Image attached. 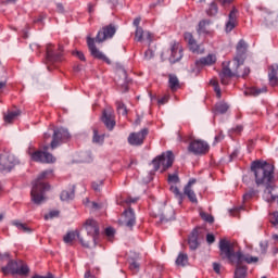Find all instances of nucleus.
I'll return each instance as SVG.
<instances>
[{"instance_id": "nucleus-23", "label": "nucleus", "mask_w": 278, "mask_h": 278, "mask_svg": "<svg viewBox=\"0 0 278 278\" xmlns=\"http://www.w3.org/2000/svg\"><path fill=\"white\" fill-rule=\"evenodd\" d=\"M185 40L192 53H199V45L197 43V40H194V37L191 35V33H185Z\"/></svg>"}, {"instance_id": "nucleus-50", "label": "nucleus", "mask_w": 278, "mask_h": 278, "mask_svg": "<svg viewBox=\"0 0 278 278\" xmlns=\"http://www.w3.org/2000/svg\"><path fill=\"white\" fill-rule=\"evenodd\" d=\"M119 2L121 0H106V5H109L111 10H114Z\"/></svg>"}, {"instance_id": "nucleus-17", "label": "nucleus", "mask_w": 278, "mask_h": 278, "mask_svg": "<svg viewBox=\"0 0 278 278\" xmlns=\"http://www.w3.org/2000/svg\"><path fill=\"white\" fill-rule=\"evenodd\" d=\"M114 127H116V115L112 109H106L105 129H108V131H114Z\"/></svg>"}, {"instance_id": "nucleus-24", "label": "nucleus", "mask_w": 278, "mask_h": 278, "mask_svg": "<svg viewBox=\"0 0 278 278\" xmlns=\"http://www.w3.org/2000/svg\"><path fill=\"white\" fill-rule=\"evenodd\" d=\"M189 248L191 251H197L199 249V231L193 230L191 235L189 236Z\"/></svg>"}, {"instance_id": "nucleus-62", "label": "nucleus", "mask_w": 278, "mask_h": 278, "mask_svg": "<svg viewBox=\"0 0 278 278\" xmlns=\"http://www.w3.org/2000/svg\"><path fill=\"white\" fill-rule=\"evenodd\" d=\"M242 126H237L236 128L232 129L233 134H242Z\"/></svg>"}, {"instance_id": "nucleus-45", "label": "nucleus", "mask_w": 278, "mask_h": 278, "mask_svg": "<svg viewBox=\"0 0 278 278\" xmlns=\"http://www.w3.org/2000/svg\"><path fill=\"white\" fill-rule=\"evenodd\" d=\"M168 184H172V186H175V184H179V176H177L176 174L169 175Z\"/></svg>"}, {"instance_id": "nucleus-29", "label": "nucleus", "mask_w": 278, "mask_h": 278, "mask_svg": "<svg viewBox=\"0 0 278 278\" xmlns=\"http://www.w3.org/2000/svg\"><path fill=\"white\" fill-rule=\"evenodd\" d=\"M264 92H267L266 87H252L245 91V94H251L252 97H260V94H264Z\"/></svg>"}, {"instance_id": "nucleus-63", "label": "nucleus", "mask_w": 278, "mask_h": 278, "mask_svg": "<svg viewBox=\"0 0 278 278\" xmlns=\"http://www.w3.org/2000/svg\"><path fill=\"white\" fill-rule=\"evenodd\" d=\"M31 278H53V275H51V274H49L48 276L35 275Z\"/></svg>"}, {"instance_id": "nucleus-16", "label": "nucleus", "mask_w": 278, "mask_h": 278, "mask_svg": "<svg viewBox=\"0 0 278 278\" xmlns=\"http://www.w3.org/2000/svg\"><path fill=\"white\" fill-rule=\"evenodd\" d=\"M265 190L263 193V199L267 203H275V201H278V187L273 186L271 184L265 186Z\"/></svg>"}, {"instance_id": "nucleus-35", "label": "nucleus", "mask_w": 278, "mask_h": 278, "mask_svg": "<svg viewBox=\"0 0 278 278\" xmlns=\"http://www.w3.org/2000/svg\"><path fill=\"white\" fill-rule=\"evenodd\" d=\"M13 225L23 233H31V228L27 227L26 224L21 222H13Z\"/></svg>"}, {"instance_id": "nucleus-1", "label": "nucleus", "mask_w": 278, "mask_h": 278, "mask_svg": "<svg viewBox=\"0 0 278 278\" xmlns=\"http://www.w3.org/2000/svg\"><path fill=\"white\" fill-rule=\"evenodd\" d=\"M233 247L231 241L222 239L219 241L220 255L222 257L229 260L231 264L238 265L235 271V278H247V266H240V264H242V262H245L247 264H257L260 258L257 256H251L249 254L244 255L241 252H236Z\"/></svg>"}, {"instance_id": "nucleus-61", "label": "nucleus", "mask_w": 278, "mask_h": 278, "mask_svg": "<svg viewBox=\"0 0 278 278\" xmlns=\"http://www.w3.org/2000/svg\"><path fill=\"white\" fill-rule=\"evenodd\" d=\"M240 210H242V207H236V208L230 210L231 216H238L237 212H240Z\"/></svg>"}, {"instance_id": "nucleus-26", "label": "nucleus", "mask_w": 278, "mask_h": 278, "mask_svg": "<svg viewBox=\"0 0 278 278\" xmlns=\"http://www.w3.org/2000/svg\"><path fill=\"white\" fill-rule=\"evenodd\" d=\"M75 199V186L61 192V201H73Z\"/></svg>"}, {"instance_id": "nucleus-59", "label": "nucleus", "mask_w": 278, "mask_h": 278, "mask_svg": "<svg viewBox=\"0 0 278 278\" xmlns=\"http://www.w3.org/2000/svg\"><path fill=\"white\" fill-rule=\"evenodd\" d=\"M138 201V198H127L125 200V203H127V205H131V203H136Z\"/></svg>"}, {"instance_id": "nucleus-39", "label": "nucleus", "mask_w": 278, "mask_h": 278, "mask_svg": "<svg viewBox=\"0 0 278 278\" xmlns=\"http://www.w3.org/2000/svg\"><path fill=\"white\" fill-rule=\"evenodd\" d=\"M116 105L118 114H121L122 116H127V106L125 105V103L123 101H117Z\"/></svg>"}, {"instance_id": "nucleus-13", "label": "nucleus", "mask_w": 278, "mask_h": 278, "mask_svg": "<svg viewBox=\"0 0 278 278\" xmlns=\"http://www.w3.org/2000/svg\"><path fill=\"white\" fill-rule=\"evenodd\" d=\"M62 51L64 48L59 46L58 52H55V46L48 43L46 47V59L48 62H62Z\"/></svg>"}, {"instance_id": "nucleus-31", "label": "nucleus", "mask_w": 278, "mask_h": 278, "mask_svg": "<svg viewBox=\"0 0 278 278\" xmlns=\"http://www.w3.org/2000/svg\"><path fill=\"white\" fill-rule=\"evenodd\" d=\"M169 79H168V84H169V88L170 90L175 91L179 88V78H177L175 75L169 74Z\"/></svg>"}, {"instance_id": "nucleus-41", "label": "nucleus", "mask_w": 278, "mask_h": 278, "mask_svg": "<svg viewBox=\"0 0 278 278\" xmlns=\"http://www.w3.org/2000/svg\"><path fill=\"white\" fill-rule=\"evenodd\" d=\"M257 191H255L254 189L249 190L243 194V202L247 203V201H251V199H253V197H255Z\"/></svg>"}, {"instance_id": "nucleus-60", "label": "nucleus", "mask_w": 278, "mask_h": 278, "mask_svg": "<svg viewBox=\"0 0 278 278\" xmlns=\"http://www.w3.org/2000/svg\"><path fill=\"white\" fill-rule=\"evenodd\" d=\"M4 260H10V253L5 252L4 254L0 253V262H4Z\"/></svg>"}, {"instance_id": "nucleus-3", "label": "nucleus", "mask_w": 278, "mask_h": 278, "mask_svg": "<svg viewBox=\"0 0 278 278\" xmlns=\"http://www.w3.org/2000/svg\"><path fill=\"white\" fill-rule=\"evenodd\" d=\"M251 170L255 177L256 186H269L273 184L274 169L273 165L264 161H254L251 165Z\"/></svg>"}, {"instance_id": "nucleus-19", "label": "nucleus", "mask_w": 278, "mask_h": 278, "mask_svg": "<svg viewBox=\"0 0 278 278\" xmlns=\"http://www.w3.org/2000/svg\"><path fill=\"white\" fill-rule=\"evenodd\" d=\"M123 216L124 225L129 229H132L134 225H136V214L134 213V210L128 208L124 211Z\"/></svg>"}, {"instance_id": "nucleus-48", "label": "nucleus", "mask_w": 278, "mask_h": 278, "mask_svg": "<svg viewBox=\"0 0 278 278\" xmlns=\"http://www.w3.org/2000/svg\"><path fill=\"white\" fill-rule=\"evenodd\" d=\"M60 216V211H51L48 215H45V219L49 220V218H58Z\"/></svg>"}, {"instance_id": "nucleus-55", "label": "nucleus", "mask_w": 278, "mask_h": 278, "mask_svg": "<svg viewBox=\"0 0 278 278\" xmlns=\"http://www.w3.org/2000/svg\"><path fill=\"white\" fill-rule=\"evenodd\" d=\"M143 40H148L149 42L153 41V35L149 31L144 33Z\"/></svg>"}, {"instance_id": "nucleus-53", "label": "nucleus", "mask_w": 278, "mask_h": 278, "mask_svg": "<svg viewBox=\"0 0 278 278\" xmlns=\"http://www.w3.org/2000/svg\"><path fill=\"white\" fill-rule=\"evenodd\" d=\"M215 240H216V238L214 237V235H212V233L206 235V242L208 244H214Z\"/></svg>"}, {"instance_id": "nucleus-6", "label": "nucleus", "mask_w": 278, "mask_h": 278, "mask_svg": "<svg viewBox=\"0 0 278 278\" xmlns=\"http://www.w3.org/2000/svg\"><path fill=\"white\" fill-rule=\"evenodd\" d=\"M105 42V27H102L96 39L92 37H87V45L88 49L93 58H97L98 60H105V55L102 54L99 49H97V45H103Z\"/></svg>"}, {"instance_id": "nucleus-64", "label": "nucleus", "mask_w": 278, "mask_h": 278, "mask_svg": "<svg viewBox=\"0 0 278 278\" xmlns=\"http://www.w3.org/2000/svg\"><path fill=\"white\" fill-rule=\"evenodd\" d=\"M85 278H97V277H94V276H92V274L90 273V270H87L86 273H85V276H84Z\"/></svg>"}, {"instance_id": "nucleus-11", "label": "nucleus", "mask_w": 278, "mask_h": 278, "mask_svg": "<svg viewBox=\"0 0 278 278\" xmlns=\"http://www.w3.org/2000/svg\"><path fill=\"white\" fill-rule=\"evenodd\" d=\"M188 151L193 155H205L210 151V144L201 139H195L189 143Z\"/></svg>"}, {"instance_id": "nucleus-22", "label": "nucleus", "mask_w": 278, "mask_h": 278, "mask_svg": "<svg viewBox=\"0 0 278 278\" xmlns=\"http://www.w3.org/2000/svg\"><path fill=\"white\" fill-rule=\"evenodd\" d=\"M20 115L21 110L8 111L7 113H3V121L7 125H12Z\"/></svg>"}, {"instance_id": "nucleus-21", "label": "nucleus", "mask_w": 278, "mask_h": 278, "mask_svg": "<svg viewBox=\"0 0 278 278\" xmlns=\"http://www.w3.org/2000/svg\"><path fill=\"white\" fill-rule=\"evenodd\" d=\"M216 60H217V58H216V54H214V53H210V54H207L206 56H203V58H201L200 60H198L197 62H195V64L199 66H212V65H214V64H216Z\"/></svg>"}, {"instance_id": "nucleus-36", "label": "nucleus", "mask_w": 278, "mask_h": 278, "mask_svg": "<svg viewBox=\"0 0 278 278\" xmlns=\"http://www.w3.org/2000/svg\"><path fill=\"white\" fill-rule=\"evenodd\" d=\"M169 190L179 200V203H181V201H184V193H181V191H179V188L176 187V185H170Z\"/></svg>"}, {"instance_id": "nucleus-44", "label": "nucleus", "mask_w": 278, "mask_h": 278, "mask_svg": "<svg viewBox=\"0 0 278 278\" xmlns=\"http://www.w3.org/2000/svg\"><path fill=\"white\" fill-rule=\"evenodd\" d=\"M269 222L271 223V225H278V212L269 214Z\"/></svg>"}, {"instance_id": "nucleus-28", "label": "nucleus", "mask_w": 278, "mask_h": 278, "mask_svg": "<svg viewBox=\"0 0 278 278\" xmlns=\"http://www.w3.org/2000/svg\"><path fill=\"white\" fill-rule=\"evenodd\" d=\"M104 140H105V135L100 134L99 129L93 128V136H92L93 144H103Z\"/></svg>"}, {"instance_id": "nucleus-27", "label": "nucleus", "mask_w": 278, "mask_h": 278, "mask_svg": "<svg viewBox=\"0 0 278 278\" xmlns=\"http://www.w3.org/2000/svg\"><path fill=\"white\" fill-rule=\"evenodd\" d=\"M181 47H179V43H175L172 47V60L174 62H179V59L182 58Z\"/></svg>"}, {"instance_id": "nucleus-30", "label": "nucleus", "mask_w": 278, "mask_h": 278, "mask_svg": "<svg viewBox=\"0 0 278 278\" xmlns=\"http://www.w3.org/2000/svg\"><path fill=\"white\" fill-rule=\"evenodd\" d=\"M210 21L203 20L199 23L198 34H210Z\"/></svg>"}, {"instance_id": "nucleus-34", "label": "nucleus", "mask_w": 278, "mask_h": 278, "mask_svg": "<svg viewBox=\"0 0 278 278\" xmlns=\"http://www.w3.org/2000/svg\"><path fill=\"white\" fill-rule=\"evenodd\" d=\"M116 233V230L112 227L105 228V241L106 242H114V236Z\"/></svg>"}, {"instance_id": "nucleus-15", "label": "nucleus", "mask_w": 278, "mask_h": 278, "mask_svg": "<svg viewBox=\"0 0 278 278\" xmlns=\"http://www.w3.org/2000/svg\"><path fill=\"white\" fill-rule=\"evenodd\" d=\"M79 240V242L83 244V247H85L86 249H90V241H86L85 239L81 238V236H79V231L75 230V231H68L64 237H63V241L65 242V244H73V242H75V240Z\"/></svg>"}, {"instance_id": "nucleus-56", "label": "nucleus", "mask_w": 278, "mask_h": 278, "mask_svg": "<svg viewBox=\"0 0 278 278\" xmlns=\"http://www.w3.org/2000/svg\"><path fill=\"white\" fill-rule=\"evenodd\" d=\"M74 54L78 58V60H81V62H86V56L84 55V52L76 51Z\"/></svg>"}, {"instance_id": "nucleus-18", "label": "nucleus", "mask_w": 278, "mask_h": 278, "mask_svg": "<svg viewBox=\"0 0 278 278\" xmlns=\"http://www.w3.org/2000/svg\"><path fill=\"white\" fill-rule=\"evenodd\" d=\"M195 184H197V179L191 178L184 189L186 197H188L191 203H198L197 193H194V190H192V186H194Z\"/></svg>"}, {"instance_id": "nucleus-52", "label": "nucleus", "mask_w": 278, "mask_h": 278, "mask_svg": "<svg viewBox=\"0 0 278 278\" xmlns=\"http://www.w3.org/2000/svg\"><path fill=\"white\" fill-rule=\"evenodd\" d=\"M278 73V65L274 64L269 67V75L277 76Z\"/></svg>"}, {"instance_id": "nucleus-20", "label": "nucleus", "mask_w": 278, "mask_h": 278, "mask_svg": "<svg viewBox=\"0 0 278 278\" xmlns=\"http://www.w3.org/2000/svg\"><path fill=\"white\" fill-rule=\"evenodd\" d=\"M236 25H238V15H237V11L232 10L228 15V22L226 23L227 34H229V31H233V29L236 28Z\"/></svg>"}, {"instance_id": "nucleus-12", "label": "nucleus", "mask_w": 278, "mask_h": 278, "mask_svg": "<svg viewBox=\"0 0 278 278\" xmlns=\"http://www.w3.org/2000/svg\"><path fill=\"white\" fill-rule=\"evenodd\" d=\"M71 138V134L68 132V129L65 128H59L55 129L53 132L52 141L50 143L51 149H58L64 140H68Z\"/></svg>"}, {"instance_id": "nucleus-37", "label": "nucleus", "mask_w": 278, "mask_h": 278, "mask_svg": "<svg viewBox=\"0 0 278 278\" xmlns=\"http://www.w3.org/2000/svg\"><path fill=\"white\" fill-rule=\"evenodd\" d=\"M210 84H211V86H213L217 99H220V97H223V94L220 92V86H218V80L213 78L210 80Z\"/></svg>"}, {"instance_id": "nucleus-5", "label": "nucleus", "mask_w": 278, "mask_h": 278, "mask_svg": "<svg viewBox=\"0 0 278 278\" xmlns=\"http://www.w3.org/2000/svg\"><path fill=\"white\" fill-rule=\"evenodd\" d=\"M1 273L4 276L20 275V277H27V275H29V266L22 260H9L7 266L1 267Z\"/></svg>"}, {"instance_id": "nucleus-32", "label": "nucleus", "mask_w": 278, "mask_h": 278, "mask_svg": "<svg viewBox=\"0 0 278 278\" xmlns=\"http://www.w3.org/2000/svg\"><path fill=\"white\" fill-rule=\"evenodd\" d=\"M229 110V104L219 102L215 105V114H225Z\"/></svg>"}, {"instance_id": "nucleus-49", "label": "nucleus", "mask_w": 278, "mask_h": 278, "mask_svg": "<svg viewBox=\"0 0 278 278\" xmlns=\"http://www.w3.org/2000/svg\"><path fill=\"white\" fill-rule=\"evenodd\" d=\"M129 268L130 270H132V273H138V270H140V264L134 261L132 263H130Z\"/></svg>"}, {"instance_id": "nucleus-33", "label": "nucleus", "mask_w": 278, "mask_h": 278, "mask_svg": "<svg viewBox=\"0 0 278 278\" xmlns=\"http://www.w3.org/2000/svg\"><path fill=\"white\" fill-rule=\"evenodd\" d=\"M176 265L178 266H188V254L179 253L176 258Z\"/></svg>"}, {"instance_id": "nucleus-9", "label": "nucleus", "mask_w": 278, "mask_h": 278, "mask_svg": "<svg viewBox=\"0 0 278 278\" xmlns=\"http://www.w3.org/2000/svg\"><path fill=\"white\" fill-rule=\"evenodd\" d=\"M85 229L87 231V235L90 237V240H87V242H89V244L93 242V244L96 245L100 233L99 223L92 218H89L85 223Z\"/></svg>"}, {"instance_id": "nucleus-38", "label": "nucleus", "mask_w": 278, "mask_h": 278, "mask_svg": "<svg viewBox=\"0 0 278 278\" xmlns=\"http://www.w3.org/2000/svg\"><path fill=\"white\" fill-rule=\"evenodd\" d=\"M147 31H144L142 29V27H137L136 33H135V40H137V42H142V40H144V34Z\"/></svg>"}, {"instance_id": "nucleus-58", "label": "nucleus", "mask_w": 278, "mask_h": 278, "mask_svg": "<svg viewBox=\"0 0 278 278\" xmlns=\"http://www.w3.org/2000/svg\"><path fill=\"white\" fill-rule=\"evenodd\" d=\"M213 270H215L217 275H220V264L213 263Z\"/></svg>"}, {"instance_id": "nucleus-54", "label": "nucleus", "mask_w": 278, "mask_h": 278, "mask_svg": "<svg viewBox=\"0 0 278 278\" xmlns=\"http://www.w3.org/2000/svg\"><path fill=\"white\" fill-rule=\"evenodd\" d=\"M154 53H153V50L151 49H148L146 52H144V58L146 60H151V58H153Z\"/></svg>"}, {"instance_id": "nucleus-8", "label": "nucleus", "mask_w": 278, "mask_h": 278, "mask_svg": "<svg viewBox=\"0 0 278 278\" xmlns=\"http://www.w3.org/2000/svg\"><path fill=\"white\" fill-rule=\"evenodd\" d=\"M49 149V146H46L43 148V151H34L31 148L28 150V155H30V159L33 162H41L42 164H53L55 162V156L53 154L47 152Z\"/></svg>"}, {"instance_id": "nucleus-2", "label": "nucleus", "mask_w": 278, "mask_h": 278, "mask_svg": "<svg viewBox=\"0 0 278 278\" xmlns=\"http://www.w3.org/2000/svg\"><path fill=\"white\" fill-rule=\"evenodd\" d=\"M247 53V42L244 40H240L237 45V55L233 59V64L236 70H230L229 67H223L222 72L219 73L220 81L224 86L229 84L231 77H247L251 70L249 67H243L244 58Z\"/></svg>"}, {"instance_id": "nucleus-4", "label": "nucleus", "mask_w": 278, "mask_h": 278, "mask_svg": "<svg viewBox=\"0 0 278 278\" xmlns=\"http://www.w3.org/2000/svg\"><path fill=\"white\" fill-rule=\"evenodd\" d=\"M51 173V170L42 172L33 184L30 197L31 201L36 203V205H40V203H42L47 199L45 197V192H48L51 187L49 186V184L45 182V179H48Z\"/></svg>"}, {"instance_id": "nucleus-7", "label": "nucleus", "mask_w": 278, "mask_h": 278, "mask_svg": "<svg viewBox=\"0 0 278 278\" xmlns=\"http://www.w3.org/2000/svg\"><path fill=\"white\" fill-rule=\"evenodd\" d=\"M174 162H175V154H173V151H166V152H163L161 155L156 156L152 161V166L154 170L161 169V173H164V170H168V168L173 166Z\"/></svg>"}, {"instance_id": "nucleus-10", "label": "nucleus", "mask_w": 278, "mask_h": 278, "mask_svg": "<svg viewBox=\"0 0 278 278\" xmlns=\"http://www.w3.org/2000/svg\"><path fill=\"white\" fill-rule=\"evenodd\" d=\"M16 164H18V160L14 154H11L10 152L0 154V170H8L10 173Z\"/></svg>"}, {"instance_id": "nucleus-47", "label": "nucleus", "mask_w": 278, "mask_h": 278, "mask_svg": "<svg viewBox=\"0 0 278 278\" xmlns=\"http://www.w3.org/2000/svg\"><path fill=\"white\" fill-rule=\"evenodd\" d=\"M91 186L96 192H101V190L103 189V180L99 182H92Z\"/></svg>"}, {"instance_id": "nucleus-42", "label": "nucleus", "mask_w": 278, "mask_h": 278, "mask_svg": "<svg viewBox=\"0 0 278 278\" xmlns=\"http://www.w3.org/2000/svg\"><path fill=\"white\" fill-rule=\"evenodd\" d=\"M87 207H90L93 212H97V211L101 210V207H103V204L88 201Z\"/></svg>"}, {"instance_id": "nucleus-51", "label": "nucleus", "mask_w": 278, "mask_h": 278, "mask_svg": "<svg viewBox=\"0 0 278 278\" xmlns=\"http://www.w3.org/2000/svg\"><path fill=\"white\" fill-rule=\"evenodd\" d=\"M268 77H269L270 86H278V77L277 76H273V74H268Z\"/></svg>"}, {"instance_id": "nucleus-46", "label": "nucleus", "mask_w": 278, "mask_h": 278, "mask_svg": "<svg viewBox=\"0 0 278 278\" xmlns=\"http://www.w3.org/2000/svg\"><path fill=\"white\" fill-rule=\"evenodd\" d=\"M261 254L266 255V252L268 251V241H262L260 243Z\"/></svg>"}, {"instance_id": "nucleus-14", "label": "nucleus", "mask_w": 278, "mask_h": 278, "mask_svg": "<svg viewBox=\"0 0 278 278\" xmlns=\"http://www.w3.org/2000/svg\"><path fill=\"white\" fill-rule=\"evenodd\" d=\"M149 136L148 129H142L139 132H132L128 136V143L131 147H140L144 143V139Z\"/></svg>"}, {"instance_id": "nucleus-43", "label": "nucleus", "mask_w": 278, "mask_h": 278, "mask_svg": "<svg viewBox=\"0 0 278 278\" xmlns=\"http://www.w3.org/2000/svg\"><path fill=\"white\" fill-rule=\"evenodd\" d=\"M200 216H201L202 220H205V223H214V216H212L207 213L201 212Z\"/></svg>"}, {"instance_id": "nucleus-57", "label": "nucleus", "mask_w": 278, "mask_h": 278, "mask_svg": "<svg viewBox=\"0 0 278 278\" xmlns=\"http://www.w3.org/2000/svg\"><path fill=\"white\" fill-rule=\"evenodd\" d=\"M157 103L159 105H165V103H168V96H164L163 98L159 99Z\"/></svg>"}, {"instance_id": "nucleus-40", "label": "nucleus", "mask_w": 278, "mask_h": 278, "mask_svg": "<svg viewBox=\"0 0 278 278\" xmlns=\"http://www.w3.org/2000/svg\"><path fill=\"white\" fill-rule=\"evenodd\" d=\"M206 14H208V16H216L218 14V5L212 2L206 11Z\"/></svg>"}, {"instance_id": "nucleus-25", "label": "nucleus", "mask_w": 278, "mask_h": 278, "mask_svg": "<svg viewBox=\"0 0 278 278\" xmlns=\"http://www.w3.org/2000/svg\"><path fill=\"white\" fill-rule=\"evenodd\" d=\"M116 31H118V25L109 24L105 27V40H112V38H114V36H116Z\"/></svg>"}]
</instances>
